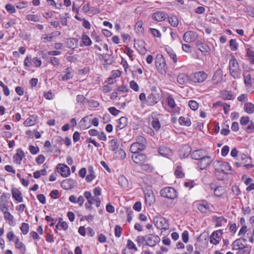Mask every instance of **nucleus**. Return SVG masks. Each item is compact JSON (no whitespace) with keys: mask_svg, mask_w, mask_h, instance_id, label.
<instances>
[{"mask_svg":"<svg viewBox=\"0 0 254 254\" xmlns=\"http://www.w3.org/2000/svg\"><path fill=\"white\" fill-rule=\"evenodd\" d=\"M77 40L75 38H69L66 41L67 47L69 48H75L77 46Z\"/></svg>","mask_w":254,"mask_h":254,"instance_id":"ea45409f","label":"nucleus"},{"mask_svg":"<svg viewBox=\"0 0 254 254\" xmlns=\"http://www.w3.org/2000/svg\"><path fill=\"white\" fill-rule=\"evenodd\" d=\"M50 63L55 66H58L60 64V60L58 58L54 57H50L49 59Z\"/></svg>","mask_w":254,"mask_h":254,"instance_id":"603ef678","label":"nucleus"},{"mask_svg":"<svg viewBox=\"0 0 254 254\" xmlns=\"http://www.w3.org/2000/svg\"><path fill=\"white\" fill-rule=\"evenodd\" d=\"M160 195L165 198L173 200L175 198V189L172 187H165L160 190Z\"/></svg>","mask_w":254,"mask_h":254,"instance_id":"0eeeda50","label":"nucleus"},{"mask_svg":"<svg viewBox=\"0 0 254 254\" xmlns=\"http://www.w3.org/2000/svg\"><path fill=\"white\" fill-rule=\"evenodd\" d=\"M166 50L170 58L173 59L174 62H175V53L174 50L169 46H167L166 47Z\"/></svg>","mask_w":254,"mask_h":254,"instance_id":"13d9d810","label":"nucleus"},{"mask_svg":"<svg viewBox=\"0 0 254 254\" xmlns=\"http://www.w3.org/2000/svg\"><path fill=\"white\" fill-rule=\"evenodd\" d=\"M215 170V175L217 179L222 180L226 174L230 173L231 167L228 162L221 161H215L213 163Z\"/></svg>","mask_w":254,"mask_h":254,"instance_id":"f257e3e1","label":"nucleus"},{"mask_svg":"<svg viewBox=\"0 0 254 254\" xmlns=\"http://www.w3.org/2000/svg\"><path fill=\"white\" fill-rule=\"evenodd\" d=\"M222 235V230L216 231L212 233L210 236V243L215 245L218 244L221 240Z\"/></svg>","mask_w":254,"mask_h":254,"instance_id":"4468645a","label":"nucleus"},{"mask_svg":"<svg viewBox=\"0 0 254 254\" xmlns=\"http://www.w3.org/2000/svg\"><path fill=\"white\" fill-rule=\"evenodd\" d=\"M244 111L248 114H252L254 111V105L250 102L245 104L244 107Z\"/></svg>","mask_w":254,"mask_h":254,"instance_id":"58836bf2","label":"nucleus"},{"mask_svg":"<svg viewBox=\"0 0 254 254\" xmlns=\"http://www.w3.org/2000/svg\"><path fill=\"white\" fill-rule=\"evenodd\" d=\"M86 98L82 95H78L76 97V101L77 103L80 105H83L84 104Z\"/></svg>","mask_w":254,"mask_h":254,"instance_id":"0e129e2a","label":"nucleus"},{"mask_svg":"<svg viewBox=\"0 0 254 254\" xmlns=\"http://www.w3.org/2000/svg\"><path fill=\"white\" fill-rule=\"evenodd\" d=\"M65 74L61 75V80L65 81L71 79L72 78V69L70 68H66L64 71Z\"/></svg>","mask_w":254,"mask_h":254,"instance_id":"7c9ffc66","label":"nucleus"},{"mask_svg":"<svg viewBox=\"0 0 254 254\" xmlns=\"http://www.w3.org/2000/svg\"><path fill=\"white\" fill-rule=\"evenodd\" d=\"M143 22L141 20L138 21L135 25V30L137 33H142L144 31L143 28Z\"/></svg>","mask_w":254,"mask_h":254,"instance_id":"de8ad7c7","label":"nucleus"},{"mask_svg":"<svg viewBox=\"0 0 254 254\" xmlns=\"http://www.w3.org/2000/svg\"><path fill=\"white\" fill-rule=\"evenodd\" d=\"M246 56L249 59V61L254 64V51L253 48L250 45H247L246 47Z\"/></svg>","mask_w":254,"mask_h":254,"instance_id":"393cba45","label":"nucleus"},{"mask_svg":"<svg viewBox=\"0 0 254 254\" xmlns=\"http://www.w3.org/2000/svg\"><path fill=\"white\" fill-rule=\"evenodd\" d=\"M153 222L155 226L159 229H168L169 226L167 221L161 216H156L153 217Z\"/></svg>","mask_w":254,"mask_h":254,"instance_id":"20e7f679","label":"nucleus"},{"mask_svg":"<svg viewBox=\"0 0 254 254\" xmlns=\"http://www.w3.org/2000/svg\"><path fill=\"white\" fill-rule=\"evenodd\" d=\"M197 208L201 212L206 213L209 210V205L206 201H202L197 204Z\"/></svg>","mask_w":254,"mask_h":254,"instance_id":"5701e85b","label":"nucleus"},{"mask_svg":"<svg viewBox=\"0 0 254 254\" xmlns=\"http://www.w3.org/2000/svg\"><path fill=\"white\" fill-rule=\"evenodd\" d=\"M151 126L156 131H158L161 127L160 122L158 119L156 118L153 119L151 123Z\"/></svg>","mask_w":254,"mask_h":254,"instance_id":"8fccbe9b","label":"nucleus"},{"mask_svg":"<svg viewBox=\"0 0 254 254\" xmlns=\"http://www.w3.org/2000/svg\"><path fill=\"white\" fill-rule=\"evenodd\" d=\"M113 157L116 160H123L126 157V153L123 149H120L115 151Z\"/></svg>","mask_w":254,"mask_h":254,"instance_id":"bb28decb","label":"nucleus"},{"mask_svg":"<svg viewBox=\"0 0 254 254\" xmlns=\"http://www.w3.org/2000/svg\"><path fill=\"white\" fill-rule=\"evenodd\" d=\"M160 241V238L155 235L150 234L146 237V244L150 247H154Z\"/></svg>","mask_w":254,"mask_h":254,"instance_id":"1a4fd4ad","label":"nucleus"},{"mask_svg":"<svg viewBox=\"0 0 254 254\" xmlns=\"http://www.w3.org/2000/svg\"><path fill=\"white\" fill-rule=\"evenodd\" d=\"M133 161L139 165L146 163L147 157L143 154L133 153L131 156Z\"/></svg>","mask_w":254,"mask_h":254,"instance_id":"f8f14e48","label":"nucleus"},{"mask_svg":"<svg viewBox=\"0 0 254 254\" xmlns=\"http://www.w3.org/2000/svg\"><path fill=\"white\" fill-rule=\"evenodd\" d=\"M77 182L75 180L69 178L63 180L61 183V186L64 190H70L76 187Z\"/></svg>","mask_w":254,"mask_h":254,"instance_id":"9b49d317","label":"nucleus"},{"mask_svg":"<svg viewBox=\"0 0 254 254\" xmlns=\"http://www.w3.org/2000/svg\"><path fill=\"white\" fill-rule=\"evenodd\" d=\"M158 101V100L155 95L151 93L147 97L146 102L148 106H152L157 103Z\"/></svg>","mask_w":254,"mask_h":254,"instance_id":"c9c22d12","label":"nucleus"},{"mask_svg":"<svg viewBox=\"0 0 254 254\" xmlns=\"http://www.w3.org/2000/svg\"><path fill=\"white\" fill-rule=\"evenodd\" d=\"M212 161L211 157L209 156L204 155L198 163V165L201 170L205 169Z\"/></svg>","mask_w":254,"mask_h":254,"instance_id":"ddd939ff","label":"nucleus"},{"mask_svg":"<svg viewBox=\"0 0 254 254\" xmlns=\"http://www.w3.org/2000/svg\"><path fill=\"white\" fill-rule=\"evenodd\" d=\"M57 172L63 177H67L70 174L69 168L64 164H59L57 166Z\"/></svg>","mask_w":254,"mask_h":254,"instance_id":"9d476101","label":"nucleus"},{"mask_svg":"<svg viewBox=\"0 0 254 254\" xmlns=\"http://www.w3.org/2000/svg\"><path fill=\"white\" fill-rule=\"evenodd\" d=\"M26 19L29 21L39 22L40 19V16L37 14H27L26 15Z\"/></svg>","mask_w":254,"mask_h":254,"instance_id":"49530a36","label":"nucleus"},{"mask_svg":"<svg viewBox=\"0 0 254 254\" xmlns=\"http://www.w3.org/2000/svg\"><path fill=\"white\" fill-rule=\"evenodd\" d=\"M11 194L13 198H14L18 202H22L23 201L22 193L16 188H13L11 190Z\"/></svg>","mask_w":254,"mask_h":254,"instance_id":"6ab92c4d","label":"nucleus"},{"mask_svg":"<svg viewBox=\"0 0 254 254\" xmlns=\"http://www.w3.org/2000/svg\"><path fill=\"white\" fill-rule=\"evenodd\" d=\"M122 228L120 225H116L115 227V235L118 238H120L122 235Z\"/></svg>","mask_w":254,"mask_h":254,"instance_id":"338daca9","label":"nucleus"},{"mask_svg":"<svg viewBox=\"0 0 254 254\" xmlns=\"http://www.w3.org/2000/svg\"><path fill=\"white\" fill-rule=\"evenodd\" d=\"M225 189L221 186L216 187L214 190V195L218 197L222 196L225 193Z\"/></svg>","mask_w":254,"mask_h":254,"instance_id":"c03bdc74","label":"nucleus"},{"mask_svg":"<svg viewBox=\"0 0 254 254\" xmlns=\"http://www.w3.org/2000/svg\"><path fill=\"white\" fill-rule=\"evenodd\" d=\"M127 120L126 117H122L117 121V125L116 127L117 132L124 128L127 125Z\"/></svg>","mask_w":254,"mask_h":254,"instance_id":"4be33fe9","label":"nucleus"},{"mask_svg":"<svg viewBox=\"0 0 254 254\" xmlns=\"http://www.w3.org/2000/svg\"><path fill=\"white\" fill-rule=\"evenodd\" d=\"M212 220L215 223L216 227H220L227 223V219L223 216L217 217L213 216L212 217Z\"/></svg>","mask_w":254,"mask_h":254,"instance_id":"412c9836","label":"nucleus"},{"mask_svg":"<svg viewBox=\"0 0 254 254\" xmlns=\"http://www.w3.org/2000/svg\"><path fill=\"white\" fill-rule=\"evenodd\" d=\"M32 59L29 56H27L24 61V66L30 67L32 65H33V64L31 61Z\"/></svg>","mask_w":254,"mask_h":254,"instance_id":"69168bd1","label":"nucleus"},{"mask_svg":"<svg viewBox=\"0 0 254 254\" xmlns=\"http://www.w3.org/2000/svg\"><path fill=\"white\" fill-rule=\"evenodd\" d=\"M68 225L67 222L63 221L62 218H60L59 222L56 225V228L63 229L64 230H66L68 229Z\"/></svg>","mask_w":254,"mask_h":254,"instance_id":"a19ab883","label":"nucleus"},{"mask_svg":"<svg viewBox=\"0 0 254 254\" xmlns=\"http://www.w3.org/2000/svg\"><path fill=\"white\" fill-rule=\"evenodd\" d=\"M36 117L34 116H30L24 122V125L26 127H30L34 125L36 123Z\"/></svg>","mask_w":254,"mask_h":254,"instance_id":"e433bc0d","label":"nucleus"},{"mask_svg":"<svg viewBox=\"0 0 254 254\" xmlns=\"http://www.w3.org/2000/svg\"><path fill=\"white\" fill-rule=\"evenodd\" d=\"M88 174L86 177V181L90 182L95 178L94 169L92 166H89L88 168Z\"/></svg>","mask_w":254,"mask_h":254,"instance_id":"f704fd0d","label":"nucleus"},{"mask_svg":"<svg viewBox=\"0 0 254 254\" xmlns=\"http://www.w3.org/2000/svg\"><path fill=\"white\" fill-rule=\"evenodd\" d=\"M25 156L24 151L21 148H18L16 150V153L13 156V161L16 164L20 165Z\"/></svg>","mask_w":254,"mask_h":254,"instance_id":"2eb2a0df","label":"nucleus"},{"mask_svg":"<svg viewBox=\"0 0 254 254\" xmlns=\"http://www.w3.org/2000/svg\"><path fill=\"white\" fill-rule=\"evenodd\" d=\"M15 247L18 249L22 254H24L26 251V248L24 244L21 242L18 238H16L15 240Z\"/></svg>","mask_w":254,"mask_h":254,"instance_id":"c756f323","label":"nucleus"},{"mask_svg":"<svg viewBox=\"0 0 254 254\" xmlns=\"http://www.w3.org/2000/svg\"><path fill=\"white\" fill-rule=\"evenodd\" d=\"M109 149L112 151H116L119 147L120 144L116 138H114L109 141Z\"/></svg>","mask_w":254,"mask_h":254,"instance_id":"72a5a7b5","label":"nucleus"},{"mask_svg":"<svg viewBox=\"0 0 254 254\" xmlns=\"http://www.w3.org/2000/svg\"><path fill=\"white\" fill-rule=\"evenodd\" d=\"M92 115L87 116L81 119L80 122V127L83 129H86L90 127L91 125V119Z\"/></svg>","mask_w":254,"mask_h":254,"instance_id":"dca6fc26","label":"nucleus"},{"mask_svg":"<svg viewBox=\"0 0 254 254\" xmlns=\"http://www.w3.org/2000/svg\"><path fill=\"white\" fill-rule=\"evenodd\" d=\"M146 147V140L142 136L137 137V141L133 143L129 149L130 151L133 153H137L138 151L143 150Z\"/></svg>","mask_w":254,"mask_h":254,"instance_id":"7ed1b4c3","label":"nucleus"},{"mask_svg":"<svg viewBox=\"0 0 254 254\" xmlns=\"http://www.w3.org/2000/svg\"><path fill=\"white\" fill-rule=\"evenodd\" d=\"M207 75L204 71H198L191 74L190 76V79L195 83L203 82L207 78Z\"/></svg>","mask_w":254,"mask_h":254,"instance_id":"423d86ee","label":"nucleus"},{"mask_svg":"<svg viewBox=\"0 0 254 254\" xmlns=\"http://www.w3.org/2000/svg\"><path fill=\"white\" fill-rule=\"evenodd\" d=\"M178 121L182 126L189 127L191 125V121L188 117H181L179 119Z\"/></svg>","mask_w":254,"mask_h":254,"instance_id":"4c0bfd02","label":"nucleus"},{"mask_svg":"<svg viewBox=\"0 0 254 254\" xmlns=\"http://www.w3.org/2000/svg\"><path fill=\"white\" fill-rule=\"evenodd\" d=\"M33 65L35 67H38L41 65L42 61L39 60L37 57H34L31 60Z\"/></svg>","mask_w":254,"mask_h":254,"instance_id":"e2e57ef3","label":"nucleus"},{"mask_svg":"<svg viewBox=\"0 0 254 254\" xmlns=\"http://www.w3.org/2000/svg\"><path fill=\"white\" fill-rule=\"evenodd\" d=\"M196 45L197 49L200 51L202 53L205 55L207 53H209L210 51L209 47L206 44L203 43L201 42L197 41Z\"/></svg>","mask_w":254,"mask_h":254,"instance_id":"aec40b11","label":"nucleus"},{"mask_svg":"<svg viewBox=\"0 0 254 254\" xmlns=\"http://www.w3.org/2000/svg\"><path fill=\"white\" fill-rule=\"evenodd\" d=\"M29 225L26 223H22L20 227V230L23 235H26L29 231Z\"/></svg>","mask_w":254,"mask_h":254,"instance_id":"3c124183","label":"nucleus"},{"mask_svg":"<svg viewBox=\"0 0 254 254\" xmlns=\"http://www.w3.org/2000/svg\"><path fill=\"white\" fill-rule=\"evenodd\" d=\"M145 199L147 205H151L155 201V197L153 192H145Z\"/></svg>","mask_w":254,"mask_h":254,"instance_id":"c85d7f7f","label":"nucleus"},{"mask_svg":"<svg viewBox=\"0 0 254 254\" xmlns=\"http://www.w3.org/2000/svg\"><path fill=\"white\" fill-rule=\"evenodd\" d=\"M229 45L231 50L236 51L237 50L238 44L236 41L234 39L230 40L229 42Z\"/></svg>","mask_w":254,"mask_h":254,"instance_id":"680f3d73","label":"nucleus"},{"mask_svg":"<svg viewBox=\"0 0 254 254\" xmlns=\"http://www.w3.org/2000/svg\"><path fill=\"white\" fill-rule=\"evenodd\" d=\"M149 31L154 37L159 38L161 36L160 32L156 29L151 28L149 29Z\"/></svg>","mask_w":254,"mask_h":254,"instance_id":"774afa93","label":"nucleus"},{"mask_svg":"<svg viewBox=\"0 0 254 254\" xmlns=\"http://www.w3.org/2000/svg\"><path fill=\"white\" fill-rule=\"evenodd\" d=\"M158 153L160 155L165 157H169L172 155L171 149L164 146H161L158 148Z\"/></svg>","mask_w":254,"mask_h":254,"instance_id":"a878e982","label":"nucleus"},{"mask_svg":"<svg viewBox=\"0 0 254 254\" xmlns=\"http://www.w3.org/2000/svg\"><path fill=\"white\" fill-rule=\"evenodd\" d=\"M4 219L6 221L8 222V223L9 225L12 226L14 224V217L9 212V211L6 212H4L3 213Z\"/></svg>","mask_w":254,"mask_h":254,"instance_id":"473e14b6","label":"nucleus"},{"mask_svg":"<svg viewBox=\"0 0 254 254\" xmlns=\"http://www.w3.org/2000/svg\"><path fill=\"white\" fill-rule=\"evenodd\" d=\"M167 109H168L169 111L170 110H172V111H173L175 108V101L173 98L171 96L168 97L167 99Z\"/></svg>","mask_w":254,"mask_h":254,"instance_id":"37998d69","label":"nucleus"},{"mask_svg":"<svg viewBox=\"0 0 254 254\" xmlns=\"http://www.w3.org/2000/svg\"><path fill=\"white\" fill-rule=\"evenodd\" d=\"M244 83L246 87L250 88L252 86L251 82V76L249 73H244Z\"/></svg>","mask_w":254,"mask_h":254,"instance_id":"79ce46f5","label":"nucleus"},{"mask_svg":"<svg viewBox=\"0 0 254 254\" xmlns=\"http://www.w3.org/2000/svg\"><path fill=\"white\" fill-rule=\"evenodd\" d=\"M222 98L227 100H232L235 98L232 91H224L222 94Z\"/></svg>","mask_w":254,"mask_h":254,"instance_id":"a18cd8bd","label":"nucleus"},{"mask_svg":"<svg viewBox=\"0 0 254 254\" xmlns=\"http://www.w3.org/2000/svg\"><path fill=\"white\" fill-rule=\"evenodd\" d=\"M246 239L240 238L234 241L232 245L233 250H245V248H249L246 246Z\"/></svg>","mask_w":254,"mask_h":254,"instance_id":"6e6552de","label":"nucleus"},{"mask_svg":"<svg viewBox=\"0 0 254 254\" xmlns=\"http://www.w3.org/2000/svg\"><path fill=\"white\" fill-rule=\"evenodd\" d=\"M129 86L130 88L135 91H138L139 87L137 83L134 80H131L129 82Z\"/></svg>","mask_w":254,"mask_h":254,"instance_id":"052dcab7","label":"nucleus"},{"mask_svg":"<svg viewBox=\"0 0 254 254\" xmlns=\"http://www.w3.org/2000/svg\"><path fill=\"white\" fill-rule=\"evenodd\" d=\"M197 34L195 32L189 31L186 32L184 35V40L188 43L194 41L197 37Z\"/></svg>","mask_w":254,"mask_h":254,"instance_id":"f3484780","label":"nucleus"},{"mask_svg":"<svg viewBox=\"0 0 254 254\" xmlns=\"http://www.w3.org/2000/svg\"><path fill=\"white\" fill-rule=\"evenodd\" d=\"M119 183L123 187H125L127 185V180L124 176H120L119 177Z\"/></svg>","mask_w":254,"mask_h":254,"instance_id":"6e6d98bb","label":"nucleus"},{"mask_svg":"<svg viewBox=\"0 0 254 254\" xmlns=\"http://www.w3.org/2000/svg\"><path fill=\"white\" fill-rule=\"evenodd\" d=\"M167 15L163 11H157L152 15L153 19L157 21H162L166 18Z\"/></svg>","mask_w":254,"mask_h":254,"instance_id":"cd10ccee","label":"nucleus"},{"mask_svg":"<svg viewBox=\"0 0 254 254\" xmlns=\"http://www.w3.org/2000/svg\"><path fill=\"white\" fill-rule=\"evenodd\" d=\"M190 77L185 73L180 74L177 77V81L179 84L181 85L186 84L189 81Z\"/></svg>","mask_w":254,"mask_h":254,"instance_id":"2f4dec72","label":"nucleus"},{"mask_svg":"<svg viewBox=\"0 0 254 254\" xmlns=\"http://www.w3.org/2000/svg\"><path fill=\"white\" fill-rule=\"evenodd\" d=\"M205 155V151L203 149H198L193 151L191 153V157L194 160H200Z\"/></svg>","mask_w":254,"mask_h":254,"instance_id":"b1692460","label":"nucleus"},{"mask_svg":"<svg viewBox=\"0 0 254 254\" xmlns=\"http://www.w3.org/2000/svg\"><path fill=\"white\" fill-rule=\"evenodd\" d=\"M9 194L3 192L0 196V210L3 213L9 210Z\"/></svg>","mask_w":254,"mask_h":254,"instance_id":"39448f33","label":"nucleus"},{"mask_svg":"<svg viewBox=\"0 0 254 254\" xmlns=\"http://www.w3.org/2000/svg\"><path fill=\"white\" fill-rule=\"evenodd\" d=\"M229 72L234 79H239L241 77V69L237 60L232 57L229 61Z\"/></svg>","mask_w":254,"mask_h":254,"instance_id":"f03ea898","label":"nucleus"},{"mask_svg":"<svg viewBox=\"0 0 254 254\" xmlns=\"http://www.w3.org/2000/svg\"><path fill=\"white\" fill-rule=\"evenodd\" d=\"M191 152V147L189 145H185L182 146L179 150L181 157H187Z\"/></svg>","mask_w":254,"mask_h":254,"instance_id":"a211bd4d","label":"nucleus"},{"mask_svg":"<svg viewBox=\"0 0 254 254\" xmlns=\"http://www.w3.org/2000/svg\"><path fill=\"white\" fill-rule=\"evenodd\" d=\"M176 176L180 178H182L185 176V174L181 166H178L177 167L176 169Z\"/></svg>","mask_w":254,"mask_h":254,"instance_id":"864d4df0","label":"nucleus"},{"mask_svg":"<svg viewBox=\"0 0 254 254\" xmlns=\"http://www.w3.org/2000/svg\"><path fill=\"white\" fill-rule=\"evenodd\" d=\"M5 8L6 10L11 14L14 13L16 12L14 6L10 3L6 4Z\"/></svg>","mask_w":254,"mask_h":254,"instance_id":"bf43d9fd","label":"nucleus"},{"mask_svg":"<svg viewBox=\"0 0 254 254\" xmlns=\"http://www.w3.org/2000/svg\"><path fill=\"white\" fill-rule=\"evenodd\" d=\"M53 36L50 34H43L41 37V40L44 43L50 42L52 40Z\"/></svg>","mask_w":254,"mask_h":254,"instance_id":"4d7b16f0","label":"nucleus"},{"mask_svg":"<svg viewBox=\"0 0 254 254\" xmlns=\"http://www.w3.org/2000/svg\"><path fill=\"white\" fill-rule=\"evenodd\" d=\"M82 42L83 45L85 46H88L91 45L92 41L90 37L86 35L83 34L82 36Z\"/></svg>","mask_w":254,"mask_h":254,"instance_id":"09e8293b","label":"nucleus"},{"mask_svg":"<svg viewBox=\"0 0 254 254\" xmlns=\"http://www.w3.org/2000/svg\"><path fill=\"white\" fill-rule=\"evenodd\" d=\"M189 106L193 111L196 110L198 108V104L194 100H190L189 102Z\"/></svg>","mask_w":254,"mask_h":254,"instance_id":"5fc2aeb1","label":"nucleus"}]
</instances>
